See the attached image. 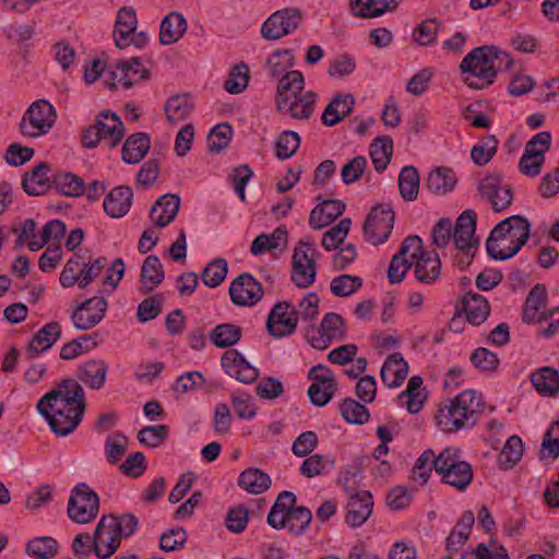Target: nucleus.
<instances>
[{
  "mask_svg": "<svg viewBox=\"0 0 559 559\" xmlns=\"http://www.w3.org/2000/svg\"><path fill=\"white\" fill-rule=\"evenodd\" d=\"M37 409L57 436H68L83 419L86 409L84 389L74 379H62L38 401Z\"/></svg>",
  "mask_w": 559,
  "mask_h": 559,
  "instance_id": "f257e3e1",
  "label": "nucleus"
},
{
  "mask_svg": "<svg viewBox=\"0 0 559 559\" xmlns=\"http://www.w3.org/2000/svg\"><path fill=\"white\" fill-rule=\"evenodd\" d=\"M484 409L481 394L474 390H465L438 405L435 423L443 432H457L474 427Z\"/></svg>",
  "mask_w": 559,
  "mask_h": 559,
  "instance_id": "f03ea898",
  "label": "nucleus"
},
{
  "mask_svg": "<svg viewBox=\"0 0 559 559\" xmlns=\"http://www.w3.org/2000/svg\"><path fill=\"white\" fill-rule=\"evenodd\" d=\"M512 63L509 53L495 46H480L463 58L460 69L467 86L483 90L493 83L499 71L510 69Z\"/></svg>",
  "mask_w": 559,
  "mask_h": 559,
  "instance_id": "7ed1b4c3",
  "label": "nucleus"
},
{
  "mask_svg": "<svg viewBox=\"0 0 559 559\" xmlns=\"http://www.w3.org/2000/svg\"><path fill=\"white\" fill-rule=\"evenodd\" d=\"M530 235L531 224L526 217L521 215L507 217L490 231L486 250L495 260H508L522 249Z\"/></svg>",
  "mask_w": 559,
  "mask_h": 559,
  "instance_id": "20e7f679",
  "label": "nucleus"
},
{
  "mask_svg": "<svg viewBox=\"0 0 559 559\" xmlns=\"http://www.w3.org/2000/svg\"><path fill=\"white\" fill-rule=\"evenodd\" d=\"M305 86L299 71L288 72L277 84L276 104L280 111L294 119H309L314 110L317 95L312 91L301 94Z\"/></svg>",
  "mask_w": 559,
  "mask_h": 559,
  "instance_id": "39448f33",
  "label": "nucleus"
},
{
  "mask_svg": "<svg viewBox=\"0 0 559 559\" xmlns=\"http://www.w3.org/2000/svg\"><path fill=\"white\" fill-rule=\"evenodd\" d=\"M296 496L290 491H282L273 503L267 518V524L275 528H288L293 535H301L312 520L311 511L306 507H295Z\"/></svg>",
  "mask_w": 559,
  "mask_h": 559,
  "instance_id": "423d86ee",
  "label": "nucleus"
},
{
  "mask_svg": "<svg viewBox=\"0 0 559 559\" xmlns=\"http://www.w3.org/2000/svg\"><path fill=\"white\" fill-rule=\"evenodd\" d=\"M547 292L544 284H536L530 292L523 312V321L536 322L538 333L550 337L559 331V308L542 311L546 307Z\"/></svg>",
  "mask_w": 559,
  "mask_h": 559,
  "instance_id": "0eeeda50",
  "label": "nucleus"
},
{
  "mask_svg": "<svg viewBox=\"0 0 559 559\" xmlns=\"http://www.w3.org/2000/svg\"><path fill=\"white\" fill-rule=\"evenodd\" d=\"M435 471L441 476L442 483L461 491L469 486L474 476L471 464L461 460L456 448H447L437 455Z\"/></svg>",
  "mask_w": 559,
  "mask_h": 559,
  "instance_id": "6e6552de",
  "label": "nucleus"
},
{
  "mask_svg": "<svg viewBox=\"0 0 559 559\" xmlns=\"http://www.w3.org/2000/svg\"><path fill=\"white\" fill-rule=\"evenodd\" d=\"M67 513L76 524L93 522L99 513V496L86 483H80L71 490Z\"/></svg>",
  "mask_w": 559,
  "mask_h": 559,
  "instance_id": "1a4fd4ad",
  "label": "nucleus"
},
{
  "mask_svg": "<svg viewBox=\"0 0 559 559\" xmlns=\"http://www.w3.org/2000/svg\"><path fill=\"white\" fill-rule=\"evenodd\" d=\"M57 119L55 107L46 99L34 102L23 115L19 129L26 138H39L47 134Z\"/></svg>",
  "mask_w": 559,
  "mask_h": 559,
  "instance_id": "9d476101",
  "label": "nucleus"
},
{
  "mask_svg": "<svg viewBox=\"0 0 559 559\" xmlns=\"http://www.w3.org/2000/svg\"><path fill=\"white\" fill-rule=\"evenodd\" d=\"M394 218L393 209L389 203L373 206L362 226L366 240L374 246L386 241L392 233Z\"/></svg>",
  "mask_w": 559,
  "mask_h": 559,
  "instance_id": "9b49d317",
  "label": "nucleus"
},
{
  "mask_svg": "<svg viewBox=\"0 0 559 559\" xmlns=\"http://www.w3.org/2000/svg\"><path fill=\"white\" fill-rule=\"evenodd\" d=\"M306 336L312 347L325 349L333 342H340L345 338V322L340 314L329 312L323 317L320 329H308Z\"/></svg>",
  "mask_w": 559,
  "mask_h": 559,
  "instance_id": "f8f14e48",
  "label": "nucleus"
},
{
  "mask_svg": "<svg viewBox=\"0 0 559 559\" xmlns=\"http://www.w3.org/2000/svg\"><path fill=\"white\" fill-rule=\"evenodd\" d=\"M316 249L308 241H299L293 254L292 280L300 288H307L316 280Z\"/></svg>",
  "mask_w": 559,
  "mask_h": 559,
  "instance_id": "ddd939ff",
  "label": "nucleus"
},
{
  "mask_svg": "<svg viewBox=\"0 0 559 559\" xmlns=\"http://www.w3.org/2000/svg\"><path fill=\"white\" fill-rule=\"evenodd\" d=\"M147 75L148 71L144 68L140 58L120 60L115 66H110L105 84L109 88H116L119 84L123 88H129L147 79Z\"/></svg>",
  "mask_w": 559,
  "mask_h": 559,
  "instance_id": "4468645a",
  "label": "nucleus"
},
{
  "mask_svg": "<svg viewBox=\"0 0 559 559\" xmlns=\"http://www.w3.org/2000/svg\"><path fill=\"white\" fill-rule=\"evenodd\" d=\"M302 19L301 11L297 8L277 10L263 23L262 37L267 40L280 39L294 32Z\"/></svg>",
  "mask_w": 559,
  "mask_h": 559,
  "instance_id": "2eb2a0df",
  "label": "nucleus"
},
{
  "mask_svg": "<svg viewBox=\"0 0 559 559\" xmlns=\"http://www.w3.org/2000/svg\"><path fill=\"white\" fill-rule=\"evenodd\" d=\"M115 525L112 514L103 515L97 523L93 536V551L98 558L106 559L119 548L122 538Z\"/></svg>",
  "mask_w": 559,
  "mask_h": 559,
  "instance_id": "dca6fc26",
  "label": "nucleus"
},
{
  "mask_svg": "<svg viewBox=\"0 0 559 559\" xmlns=\"http://www.w3.org/2000/svg\"><path fill=\"white\" fill-rule=\"evenodd\" d=\"M477 215L473 210L464 211L456 219L455 228L452 234L454 245L457 250L467 255L466 264L472 262V250L478 246V239L475 237Z\"/></svg>",
  "mask_w": 559,
  "mask_h": 559,
  "instance_id": "f3484780",
  "label": "nucleus"
},
{
  "mask_svg": "<svg viewBox=\"0 0 559 559\" xmlns=\"http://www.w3.org/2000/svg\"><path fill=\"white\" fill-rule=\"evenodd\" d=\"M478 191L496 212H501L509 207L513 200L511 187L503 183L500 175L486 176L479 182Z\"/></svg>",
  "mask_w": 559,
  "mask_h": 559,
  "instance_id": "a211bd4d",
  "label": "nucleus"
},
{
  "mask_svg": "<svg viewBox=\"0 0 559 559\" xmlns=\"http://www.w3.org/2000/svg\"><path fill=\"white\" fill-rule=\"evenodd\" d=\"M298 322L296 309L289 302H277L270 311L266 329L276 338L294 333Z\"/></svg>",
  "mask_w": 559,
  "mask_h": 559,
  "instance_id": "6ab92c4d",
  "label": "nucleus"
},
{
  "mask_svg": "<svg viewBox=\"0 0 559 559\" xmlns=\"http://www.w3.org/2000/svg\"><path fill=\"white\" fill-rule=\"evenodd\" d=\"M229 296L235 305L251 307L263 297V288L251 274L242 273L231 282Z\"/></svg>",
  "mask_w": 559,
  "mask_h": 559,
  "instance_id": "aec40b11",
  "label": "nucleus"
},
{
  "mask_svg": "<svg viewBox=\"0 0 559 559\" xmlns=\"http://www.w3.org/2000/svg\"><path fill=\"white\" fill-rule=\"evenodd\" d=\"M107 301L104 297L94 296L79 305L71 316L78 330H90L97 325L105 317Z\"/></svg>",
  "mask_w": 559,
  "mask_h": 559,
  "instance_id": "412c9836",
  "label": "nucleus"
},
{
  "mask_svg": "<svg viewBox=\"0 0 559 559\" xmlns=\"http://www.w3.org/2000/svg\"><path fill=\"white\" fill-rule=\"evenodd\" d=\"M57 170L50 164L41 162L25 173L22 187L28 195H44L55 186Z\"/></svg>",
  "mask_w": 559,
  "mask_h": 559,
  "instance_id": "4be33fe9",
  "label": "nucleus"
},
{
  "mask_svg": "<svg viewBox=\"0 0 559 559\" xmlns=\"http://www.w3.org/2000/svg\"><path fill=\"white\" fill-rule=\"evenodd\" d=\"M419 247L420 238L418 236H408L404 239L399 252L393 255L388 270V278L391 284H397L404 280L407 271L413 266V261H409L407 257L412 259V254H416Z\"/></svg>",
  "mask_w": 559,
  "mask_h": 559,
  "instance_id": "5701e85b",
  "label": "nucleus"
},
{
  "mask_svg": "<svg viewBox=\"0 0 559 559\" xmlns=\"http://www.w3.org/2000/svg\"><path fill=\"white\" fill-rule=\"evenodd\" d=\"M414 274L418 282L423 284H433L441 273V260L439 254L433 251H427L423 248L420 240L419 251L412 254Z\"/></svg>",
  "mask_w": 559,
  "mask_h": 559,
  "instance_id": "b1692460",
  "label": "nucleus"
},
{
  "mask_svg": "<svg viewBox=\"0 0 559 559\" xmlns=\"http://www.w3.org/2000/svg\"><path fill=\"white\" fill-rule=\"evenodd\" d=\"M221 364L226 373L240 382L252 383L259 377V370L236 349L226 350L222 355Z\"/></svg>",
  "mask_w": 559,
  "mask_h": 559,
  "instance_id": "393cba45",
  "label": "nucleus"
},
{
  "mask_svg": "<svg viewBox=\"0 0 559 559\" xmlns=\"http://www.w3.org/2000/svg\"><path fill=\"white\" fill-rule=\"evenodd\" d=\"M373 510L372 495L367 490H361L352 497H348L347 513L345 521L353 527L361 526L371 515Z\"/></svg>",
  "mask_w": 559,
  "mask_h": 559,
  "instance_id": "a878e982",
  "label": "nucleus"
},
{
  "mask_svg": "<svg viewBox=\"0 0 559 559\" xmlns=\"http://www.w3.org/2000/svg\"><path fill=\"white\" fill-rule=\"evenodd\" d=\"M95 128L108 147L117 146L123 138V123L120 118L108 110H104L97 117Z\"/></svg>",
  "mask_w": 559,
  "mask_h": 559,
  "instance_id": "bb28decb",
  "label": "nucleus"
},
{
  "mask_svg": "<svg viewBox=\"0 0 559 559\" xmlns=\"http://www.w3.org/2000/svg\"><path fill=\"white\" fill-rule=\"evenodd\" d=\"M180 207V198L177 194H164L153 204L150 218L158 228L168 226L176 217Z\"/></svg>",
  "mask_w": 559,
  "mask_h": 559,
  "instance_id": "cd10ccee",
  "label": "nucleus"
},
{
  "mask_svg": "<svg viewBox=\"0 0 559 559\" xmlns=\"http://www.w3.org/2000/svg\"><path fill=\"white\" fill-rule=\"evenodd\" d=\"M61 328L58 322H50L44 325L32 338L26 350L25 356L32 360L39 354L48 350L60 337Z\"/></svg>",
  "mask_w": 559,
  "mask_h": 559,
  "instance_id": "c85d7f7f",
  "label": "nucleus"
},
{
  "mask_svg": "<svg viewBox=\"0 0 559 559\" xmlns=\"http://www.w3.org/2000/svg\"><path fill=\"white\" fill-rule=\"evenodd\" d=\"M108 366L104 360L90 359L81 364L76 370L78 379L92 390L104 386Z\"/></svg>",
  "mask_w": 559,
  "mask_h": 559,
  "instance_id": "c756f323",
  "label": "nucleus"
},
{
  "mask_svg": "<svg viewBox=\"0 0 559 559\" xmlns=\"http://www.w3.org/2000/svg\"><path fill=\"white\" fill-rule=\"evenodd\" d=\"M344 211L345 203L343 201L325 200L310 212L309 225L313 229H321L341 216Z\"/></svg>",
  "mask_w": 559,
  "mask_h": 559,
  "instance_id": "7c9ffc66",
  "label": "nucleus"
},
{
  "mask_svg": "<svg viewBox=\"0 0 559 559\" xmlns=\"http://www.w3.org/2000/svg\"><path fill=\"white\" fill-rule=\"evenodd\" d=\"M133 193L127 186L114 188L105 198L103 206L105 212L112 218L124 216L132 204Z\"/></svg>",
  "mask_w": 559,
  "mask_h": 559,
  "instance_id": "2f4dec72",
  "label": "nucleus"
},
{
  "mask_svg": "<svg viewBox=\"0 0 559 559\" xmlns=\"http://www.w3.org/2000/svg\"><path fill=\"white\" fill-rule=\"evenodd\" d=\"M354 105L355 98L353 95H335L322 112V123L328 127L337 124L353 111Z\"/></svg>",
  "mask_w": 559,
  "mask_h": 559,
  "instance_id": "473e14b6",
  "label": "nucleus"
},
{
  "mask_svg": "<svg viewBox=\"0 0 559 559\" xmlns=\"http://www.w3.org/2000/svg\"><path fill=\"white\" fill-rule=\"evenodd\" d=\"M474 523V513L469 510L465 511L445 540V549L448 554L453 555L465 545L469 538Z\"/></svg>",
  "mask_w": 559,
  "mask_h": 559,
  "instance_id": "72a5a7b5",
  "label": "nucleus"
},
{
  "mask_svg": "<svg viewBox=\"0 0 559 559\" xmlns=\"http://www.w3.org/2000/svg\"><path fill=\"white\" fill-rule=\"evenodd\" d=\"M408 373V365L400 353H394L384 361L380 377L389 388L400 386Z\"/></svg>",
  "mask_w": 559,
  "mask_h": 559,
  "instance_id": "f704fd0d",
  "label": "nucleus"
},
{
  "mask_svg": "<svg viewBox=\"0 0 559 559\" xmlns=\"http://www.w3.org/2000/svg\"><path fill=\"white\" fill-rule=\"evenodd\" d=\"M466 320L472 325H480L490 314V305L487 299L476 293L468 292L462 299Z\"/></svg>",
  "mask_w": 559,
  "mask_h": 559,
  "instance_id": "c9c22d12",
  "label": "nucleus"
},
{
  "mask_svg": "<svg viewBox=\"0 0 559 559\" xmlns=\"http://www.w3.org/2000/svg\"><path fill=\"white\" fill-rule=\"evenodd\" d=\"M138 17L132 7H122L118 13L114 28V39L118 48L127 47V36L136 31Z\"/></svg>",
  "mask_w": 559,
  "mask_h": 559,
  "instance_id": "e433bc0d",
  "label": "nucleus"
},
{
  "mask_svg": "<svg viewBox=\"0 0 559 559\" xmlns=\"http://www.w3.org/2000/svg\"><path fill=\"white\" fill-rule=\"evenodd\" d=\"M151 140L146 133L139 132L130 135L122 146V159L127 164H138L148 153Z\"/></svg>",
  "mask_w": 559,
  "mask_h": 559,
  "instance_id": "4c0bfd02",
  "label": "nucleus"
},
{
  "mask_svg": "<svg viewBox=\"0 0 559 559\" xmlns=\"http://www.w3.org/2000/svg\"><path fill=\"white\" fill-rule=\"evenodd\" d=\"M187 31V21L182 14L171 12L160 23L159 41L171 45L178 41Z\"/></svg>",
  "mask_w": 559,
  "mask_h": 559,
  "instance_id": "58836bf2",
  "label": "nucleus"
},
{
  "mask_svg": "<svg viewBox=\"0 0 559 559\" xmlns=\"http://www.w3.org/2000/svg\"><path fill=\"white\" fill-rule=\"evenodd\" d=\"M164 277V269L158 257L148 255L141 269V290L144 294L151 293L163 282Z\"/></svg>",
  "mask_w": 559,
  "mask_h": 559,
  "instance_id": "ea45409f",
  "label": "nucleus"
},
{
  "mask_svg": "<svg viewBox=\"0 0 559 559\" xmlns=\"http://www.w3.org/2000/svg\"><path fill=\"white\" fill-rule=\"evenodd\" d=\"M533 386L544 396H552L559 391V372L552 367H543L531 376Z\"/></svg>",
  "mask_w": 559,
  "mask_h": 559,
  "instance_id": "a19ab883",
  "label": "nucleus"
},
{
  "mask_svg": "<svg viewBox=\"0 0 559 559\" xmlns=\"http://www.w3.org/2000/svg\"><path fill=\"white\" fill-rule=\"evenodd\" d=\"M271 483V477L265 472L254 467L247 468L238 478V485L252 495L266 491Z\"/></svg>",
  "mask_w": 559,
  "mask_h": 559,
  "instance_id": "79ce46f5",
  "label": "nucleus"
},
{
  "mask_svg": "<svg viewBox=\"0 0 559 559\" xmlns=\"http://www.w3.org/2000/svg\"><path fill=\"white\" fill-rule=\"evenodd\" d=\"M455 185V174L449 168L439 167L429 173L425 187L430 192L442 195L452 191Z\"/></svg>",
  "mask_w": 559,
  "mask_h": 559,
  "instance_id": "37998d69",
  "label": "nucleus"
},
{
  "mask_svg": "<svg viewBox=\"0 0 559 559\" xmlns=\"http://www.w3.org/2000/svg\"><path fill=\"white\" fill-rule=\"evenodd\" d=\"M287 242V230L284 226L277 227L272 234L259 235L251 243L250 251L253 255L262 254L285 246Z\"/></svg>",
  "mask_w": 559,
  "mask_h": 559,
  "instance_id": "c03bdc74",
  "label": "nucleus"
},
{
  "mask_svg": "<svg viewBox=\"0 0 559 559\" xmlns=\"http://www.w3.org/2000/svg\"><path fill=\"white\" fill-rule=\"evenodd\" d=\"M241 328L233 323L218 324L209 334L211 343L218 348L234 346L241 340Z\"/></svg>",
  "mask_w": 559,
  "mask_h": 559,
  "instance_id": "a18cd8bd",
  "label": "nucleus"
},
{
  "mask_svg": "<svg viewBox=\"0 0 559 559\" xmlns=\"http://www.w3.org/2000/svg\"><path fill=\"white\" fill-rule=\"evenodd\" d=\"M294 55L289 49H276L266 59V71L272 78L285 76L294 66Z\"/></svg>",
  "mask_w": 559,
  "mask_h": 559,
  "instance_id": "49530a36",
  "label": "nucleus"
},
{
  "mask_svg": "<svg viewBox=\"0 0 559 559\" xmlns=\"http://www.w3.org/2000/svg\"><path fill=\"white\" fill-rule=\"evenodd\" d=\"M399 2H349L350 12L360 19L378 17L397 9Z\"/></svg>",
  "mask_w": 559,
  "mask_h": 559,
  "instance_id": "de8ad7c7",
  "label": "nucleus"
},
{
  "mask_svg": "<svg viewBox=\"0 0 559 559\" xmlns=\"http://www.w3.org/2000/svg\"><path fill=\"white\" fill-rule=\"evenodd\" d=\"M192 110L193 104L187 95L171 96L165 105L167 119L174 124L187 119Z\"/></svg>",
  "mask_w": 559,
  "mask_h": 559,
  "instance_id": "09e8293b",
  "label": "nucleus"
},
{
  "mask_svg": "<svg viewBox=\"0 0 559 559\" xmlns=\"http://www.w3.org/2000/svg\"><path fill=\"white\" fill-rule=\"evenodd\" d=\"M53 188L61 194L76 198L85 192V183L82 178L72 173L57 171Z\"/></svg>",
  "mask_w": 559,
  "mask_h": 559,
  "instance_id": "8fccbe9b",
  "label": "nucleus"
},
{
  "mask_svg": "<svg viewBox=\"0 0 559 559\" xmlns=\"http://www.w3.org/2000/svg\"><path fill=\"white\" fill-rule=\"evenodd\" d=\"M393 151V142L390 138L376 139L369 150V155L377 171H383L390 163Z\"/></svg>",
  "mask_w": 559,
  "mask_h": 559,
  "instance_id": "3c124183",
  "label": "nucleus"
},
{
  "mask_svg": "<svg viewBox=\"0 0 559 559\" xmlns=\"http://www.w3.org/2000/svg\"><path fill=\"white\" fill-rule=\"evenodd\" d=\"M400 194L405 201L417 199L419 190V174L414 166H405L399 175Z\"/></svg>",
  "mask_w": 559,
  "mask_h": 559,
  "instance_id": "603ef678",
  "label": "nucleus"
},
{
  "mask_svg": "<svg viewBox=\"0 0 559 559\" xmlns=\"http://www.w3.org/2000/svg\"><path fill=\"white\" fill-rule=\"evenodd\" d=\"M26 554L33 559H51L58 554V542L52 537H35L26 544Z\"/></svg>",
  "mask_w": 559,
  "mask_h": 559,
  "instance_id": "864d4df0",
  "label": "nucleus"
},
{
  "mask_svg": "<svg viewBox=\"0 0 559 559\" xmlns=\"http://www.w3.org/2000/svg\"><path fill=\"white\" fill-rule=\"evenodd\" d=\"M524 447L522 440L518 436H511L503 445L499 454L498 462L501 468H512L522 457Z\"/></svg>",
  "mask_w": 559,
  "mask_h": 559,
  "instance_id": "5fc2aeb1",
  "label": "nucleus"
},
{
  "mask_svg": "<svg viewBox=\"0 0 559 559\" xmlns=\"http://www.w3.org/2000/svg\"><path fill=\"white\" fill-rule=\"evenodd\" d=\"M227 272V261L224 258H216L204 267L201 280L205 286L214 288L222 284Z\"/></svg>",
  "mask_w": 559,
  "mask_h": 559,
  "instance_id": "6e6d98bb",
  "label": "nucleus"
},
{
  "mask_svg": "<svg viewBox=\"0 0 559 559\" xmlns=\"http://www.w3.org/2000/svg\"><path fill=\"white\" fill-rule=\"evenodd\" d=\"M341 416L348 424L362 425L369 420V412L365 405L353 399H345L340 405Z\"/></svg>",
  "mask_w": 559,
  "mask_h": 559,
  "instance_id": "4d7b16f0",
  "label": "nucleus"
},
{
  "mask_svg": "<svg viewBox=\"0 0 559 559\" xmlns=\"http://www.w3.org/2000/svg\"><path fill=\"white\" fill-rule=\"evenodd\" d=\"M498 140L495 135H487L473 146L471 151L472 160L478 165H486L491 160L498 150Z\"/></svg>",
  "mask_w": 559,
  "mask_h": 559,
  "instance_id": "13d9d810",
  "label": "nucleus"
},
{
  "mask_svg": "<svg viewBox=\"0 0 559 559\" xmlns=\"http://www.w3.org/2000/svg\"><path fill=\"white\" fill-rule=\"evenodd\" d=\"M128 448V438L120 433L115 432L109 435L104 444L105 456L110 465L117 464L126 454Z\"/></svg>",
  "mask_w": 559,
  "mask_h": 559,
  "instance_id": "bf43d9fd",
  "label": "nucleus"
},
{
  "mask_svg": "<svg viewBox=\"0 0 559 559\" xmlns=\"http://www.w3.org/2000/svg\"><path fill=\"white\" fill-rule=\"evenodd\" d=\"M300 145V136L295 131H283L275 141V155L284 160L292 157Z\"/></svg>",
  "mask_w": 559,
  "mask_h": 559,
  "instance_id": "052dcab7",
  "label": "nucleus"
},
{
  "mask_svg": "<svg viewBox=\"0 0 559 559\" xmlns=\"http://www.w3.org/2000/svg\"><path fill=\"white\" fill-rule=\"evenodd\" d=\"M334 466L335 461L333 459L324 457L320 454H313L302 462L300 473L305 477L312 478L333 469Z\"/></svg>",
  "mask_w": 559,
  "mask_h": 559,
  "instance_id": "680f3d73",
  "label": "nucleus"
},
{
  "mask_svg": "<svg viewBox=\"0 0 559 559\" xmlns=\"http://www.w3.org/2000/svg\"><path fill=\"white\" fill-rule=\"evenodd\" d=\"M249 82V68L246 63L240 62L233 67L228 78L224 82V88L230 94H239Z\"/></svg>",
  "mask_w": 559,
  "mask_h": 559,
  "instance_id": "e2e57ef3",
  "label": "nucleus"
},
{
  "mask_svg": "<svg viewBox=\"0 0 559 559\" xmlns=\"http://www.w3.org/2000/svg\"><path fill=\"white\" fill-rule=\"evenodd\" d=\"M436 454L432 450H426L421 453V455L416 460L412 477L415 481H417L419 485H425L430 475L432 468H435V461H436Z\"/></svg>",
  "mask_w": 559,
  "mask_h": 559,
  "instance_id": "0e129e2a",
  "label": "nucleus"
},
{
  "mask_svg": "<svg viewBox=\"0 0 559 559\" xmlns=\"http://www.w3.org/2000/svg\"><path fill=\"white\" fill-rule=\"evenodd\" d=\"M81 270H82V257L75 253L71 257L67 263L64 264L59 282L63 288L73 287L75 284L80 287L81 281Z\"/></svg>",
  "mask_w": 559,
  "mask_h": 559,
  "instance_id": "69168bd1",
  "label": "nucleus"
},
{
  "mask_svg": "<svg viewBox=\"0 0 559 559\" xmlns=\"http://www.w3.org/2000/svg\"><path fill=\"white\" fill-rule=\"evenodd\" d=\"M233 129L228 123L215 126L207 135V147L212 153H219L228 146Z\"/></svg>",
  "mask_w": 559,
  "mask_h": 559,
  "instance_id": "338daca9",
  "label": "nucleus"
},
{
  "mask_svg": "<svg viewBox=\"0 0 559 559\" xmlns=\"http://www.w3.org/2000/svg\"><path fill=\"white\" fill-rule=\"evenodd\" d=\"M169 428L166 425L146 426L138 432V440L143 445L156 448L168 437Z\"/></svg>",
  "mask_w": 559,
  "mask_h": 559,
  "instance_id": "774afa93",
  "label": "nucleus"
}]
</instances>
